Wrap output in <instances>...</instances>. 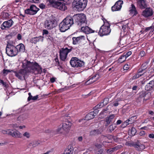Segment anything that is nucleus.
<instances>
[{
	"label": "nucleus",
	"instance_id": "f257e3e1",
	"mask_svg": "<svg viewBox=\"0 0 154 154\" xmlns=\"http://www.w3.org/2000/svg\"><path fill=\"white\" fill-rule=\"evenodd\" d=\"M22 66L24 69L14 72L16 76L21 80L25 79L26 72H32L35 75L41 74L42 72V68L36 62H31L25 60L22 62Z\"/></svg>",
	"mask_w": 154,
	"mask_h": 154
},
{
	"label": "nucleus",
	"instance_id": "f03ea898",
	"mask_svg": "<svg viewBox=\"0 0 154 154\" xmlns=\"http://www.w3.org/2000/svg\"><path fill=\"white\" fill-rule=\"evenodd\" d=\"M73 24L72 18L70 16H68L60 24L59 29L61 32H64L69 29Z\"/></svg>",
	"mask_w": 154,
	"mask_h": 154
},
{
	"label": "nucleus",
	"instance_id": "7ed1b4c3",
	"mask_svg": "<svg viewBox=\"0 0 154 154\" xmlns=\"http://www.w3.org/2000/svg\"><path fill=\"white\" fill-rule=\"evenodd\" d=\"M102 19L104 24L100 27L98 32V34L101 36L109 35L111 31L110 28V25L109 23L105 18H103Z\"/></svg>",
	"mask_w": 154,
	"mask_h": 154
},
{
	"label": "nucleus",
	"instance_id": "20e7f679",
	"mask_svg": "<svg viewBox=\"0 0 154 154\" xmlns=\"http://www.w3.org/2000/svg\"><path fill=\"white\" fill-rule=\"evenodd\" d=\"M87 2V0H74L73 2V5L77 10L81 11L86 8Z\"/></svg>",
	"mask_w": 154,
	"mask_h": 154
},
{
	"label": "nucleus",
	"instance_id": "39448f33",
	"mask_svg": "<svg viewBox=\"0 0 154 154\" xmlns=\"http://www.w3.org/2000/svg\"><path fill=\"white\" fill-rule=\"evenodd\" d=\"M73 17L75 21L78 25L81 26L82 24L86 23L87 22L86 16L84 14H77L74 15Z\"/></svg>",
	"mask_w": 154,
	"mask_h": 154
},
{
	"label": "nucleus",
	"instance_id": "423d86ee",
	"mask_svg": "<svg viewBox=\"0 0 154 154\" xmlns=\"http://www.w3.org/2000/svg\"><path fill=\"white\" fill-rule=\"evenodd\" d=\"M6 53L9 56L14 57L18 54L15 46L10 44L7 45L6 49Z\"/></svg>",
	"mask_w": 154,
	"mask_h": 154
},
{
	"label": "nucleus",
	"instance_id": "0eeeda50",
	"mask_svg": "<svg viewBox=\"0 0 154 154\" xmlns=\"http://www.w3.org/2000/svg\"><path fill=\"white\" fill-rule=\"evenodd\" d=\"M70 63L72 67H82L85 64L83 61L79 60L76 57L72 58L70 61Z\"/></svg>",
	"mask_w": 154,
	"mask_h": 154
},
{
	"label": "nucleus",
	"instance_id": "6e6552de",
	"mask_svg": "<svg viewBox=\"0 0 154 154\" xmlns=\"http://www.w3.org/2000/svg\"><path fill=\"white\" fill-rule=\"evenodd\" d=\"M12 130L8 129L6 130L2 131V132L4 134H7L15 138H20L22 137L21 134L18 131L12 132Z\"/></svg>",
	"mask_w": 154,
	"mask_h": 154
},
{
	"label": "nucleus",
	"instance_id": "1a4fd4ad",
	"mask_svg": "<svg viewBox=\"0 0 154 154\" xmlns=\"http://www.w3.org/2000/svg\"><path fill=\"white\" fill-rule=\"evenodd\" d=\"M72 50L71 49H68L67 48H62L60 51V56L61 60L65 61L68 54Z\"/></svg>",
	"mask_w": 154,
	"mask_h": 154
},
{
	"label": "nucleus",
	"instance_id": "9d476101",
	"mask_svg": "<svg viewBox=\"0 0 154 154\" xmlns=\"http://www.w3.org/2000/svg\"><path fill=\"white\" fill-rule=\"evenodd\" d=\"M39 9L37 8L34 5H32L29 9L25 10V12L26 14L30 15H33L35 14L39 10Z\"/></svg>",
	"mask_w": 154,
	"mask_h": 154
},
{
	"label": "nucleus",
	"instance_id": "9b49d317",
	"mask_svg": "<svg viewBox=\"0 0 154 154\" xmlns=\"http://www.w3.org/2000/svg\"><path fill=\"white\" fill-rule=\"evenodd\" d=\"M14 23L11 19L5 21L1 26V28L4 30L8 29L12 26Z\"/></svg>",
	"mask_w": 154,
	"mask_h": 154
},
{
	"label": "nucleus",
	"instance_id": "f8f14e48",
	"mask_svg": "<svg viewBox=\"0 0 154 154\" xmlns=\"http://www.w3.org/2000/svg\"><path fill=\"white\" fill-rule=\"evenodd\" d=\"M123 3V1L119 0L115 3V5L111 8L112 11H120Z\"/></svg>",
	"mask_w": 154,
	"mask_h": 154
},
{
	"label": "nucleus",
	"instance_id": "ddd939ff",
	"mask_svg": "<svg viewBox=\"0 0 154 154\" xmlns=\"http://www.w3.org/2000/svg\"><path fill=\"white\" fill-rule=\"evenodd\" d=\"M72 125L71 122L68 120L64 122L63 123L62 125L63 131L68 132L70 130Z\"/></svg>",
	"mask_w": 154,
	"mask_h": 154
},
{
	"label": "nucleus",
	"instance_id": "4468645a",
	"mask_svg": "<svg viewBox=\"0 0 154 154\" xmlns=\"http://www.w3.org/2000/svg\"><path fill=\"white\" fill-rule=\"evenodd\" d=\"M153 13V11L152 9L150 8H147L143 11L142 15L145 17L147 18L152 16Z\"/></svg>",
	"mask_w": 154,
	"mask_h": 154
},
{
	"label": "nucleus",
	"instance_id": "2eb2a0df",
	"mask_svg": "<svg viewBox=\"0 0 154 154\" xmlns=\"http://www.w3.org/2000/svg\"><path fill=\"white\" fill-rule=\"evenodd\" d=\"M64 3L57 2L54 5V7L62 11H64L67 9V7Z\"/></svg>",
	"mask_w": 154,
	"mask_h": 154
},
{
	"label": "nucleus",
	"instance_id": "dca6fc26",
	"mask_svg": "<svg viewBox=\"0 0 154 154\" xmlns=\"http://www.w3.org/2000/svg\"><path fill=\"white\" fill-rule=\"evenodd\" d=\"M54 21L53 20L49 19L46 20L44 23V26L48 29H51L54 26Z\"/></svg>",
	"mask_w": 154,
	"mask_h": 154
},
{
	"label": "nucleus",
	"instance_id": "f3484780",
	"mask_svg": "<svg viewBox=\"0 0 154 154\" xmlns=\"http://www.w3.org/2000/svg\"><path fill=\"white\" fill-rule=\"evenodd\" d=\"M85 39V37L83 35H81L77 37H73L72 38V43L73 45L78 44L84 40Z\"/></svg>",
	"mask_w": 154,
	"mask_h": 154
},
{
	"label": "nucleus",
	"instance_id": "a211bd4d",
	"mask_svg": "<svg viewBox=\"0 0 154 154\" xmlns=\"http://www.w3.org/2000/svg\"><path fill=\"white\" fill-rule=\"evenodd\" d=\"M99 77L100 76L98 74H96L92 77H90L89 79L85 82V84L89 85L92 84L97 80Z\"/></svg>",
	"mask_w": 154,
	"mask_h": 154
},
{
	"label": "nucleus",
	"instance_id": "6ab92c4d",
	"mask_svg": "<svg viewBox=\"0 0 154 154\" xmlns=\"http://www.w3.org/2000/svg\"><path fill=\"white\" fill-rule=\"evenodd\" d=\"M94 112H91L88 114L85 117V119H82L79 120V122H82V123L85 122V120H88L94 118L95 116Z\"/></svg>",
	"mask_w": 154,
	"mask_h": 154
},
{
	"label": "nucleus",
	"instance_id": "aec40b11",
	"mask_svg": "<svg viewBox=\"0 0 154 154\" xmlns=\"http://www.w3.org/2000/svg\"><path fill=\"white\" fill-rule=\"evenodd\" d=\"M43 40V37L42 36L35 37L32 38L30 40V42L32 43L37 44L39 42H42Z\"/></svg>",
	"mask_w": 154,
	"mask_h": 154
},
{
	"label": "nucleus",
	"instance_id": "412c9836",
	"mask_svg": "<svg viewBox=\"0 0 154 154\" xmlns=\"http://www.w3.org/2000/svg\"><path fill=\"white\" fill-rule=\"evenodd\" d=\"M81 31L86 34H89L94 32L93 30L87 26H82L81 28Z\"/></svg>",
	"mask_w": 154,
	"mask_h": 154
},
{
	"label": "nucleus",
	"instance_id": "4be33fe9",
	"mask_svg": "<svg viewBox=\"0 0 154 154\" xmlns=\"http://www.w3.org/2000/svg\"><path fill=\"white\" fill-rule=\"evenodd\" d=\"M145 88L147 91L154 90V81H151L150 82L145 86Z\"/></svg>",
	"mask_w": 154,
	"mask_h": 154
},
{
	"label": "nucleus",
	"instance_id": "5701e85b",
	"mask_svg": "<svg viewBox=\"0 0 154 154\" xmlns=\"http://www.w3.org/2000/svg\"><path fill=\"white\" fill-rule=\"evenodd\" d=\"M137 5L138 7L141 9L146 8L147 6L145 0H137Z\"/></svg>",
	"mask_w": 154,
	"mask_h": 154
},
{
	"label": "nucleus",
	"instance_id": "b1692460",
	"mask_svg": "<svg viewBox=\"0 0 154 154\" xmlns=\"http://www.w3.org/2000/svg\"><path fill=\"white\" fill-rule=\"evenodd\" d=\"M129 11L130 14L133 16H135L138 14L135 6L133 4L131 5V7L130 8Z\"/></svg>",
	"mask_w": 154,
	"mask_h": 154
},
{
	"label": "nucleus",
	"instance_id": "393cba45",
	"mask_svg": "<svg viewBox=\"0 0 154 154\" xmlns=\"http://www.w3.org/2000/svg\"><path fill=\"white\" fill-rule=\"evenodd\" d=\"M15 48L17 51V53L19 52H23L25 51V46L23 44H19L15 46Z\"/></svg>",
	"mask_w": 154,
	"mask_h": 154
},
{
	"label": "nucleus",
	"instance_id": "a878e982",
	"mask_svg": "<svg viewBox=\"0 0 154 154\" xmlns=\"http://www.w3.org/2000/svg\"><path fill=\"white\" fill-rule=\"evenodd\" d=\"M114 117V115L112 114L110 115L109 116L106 118V124L105 125L106 126H108L112 122Z\"/></svg>",
	"mask_w": 154,
	"mask_h": 154
},
{
	"label": "nucleus",
	"instance_id": "bb28decb",
	"mask_svg": "<svg viewBox=\"0 0 154 154\" xmlns=\"http://www.w3.org/2000/svg\"><path fill=\"white\" fill-rule=\"evenodd\" d=\"M148 62L146 61L142 65L141 68L139 69V71H141L142 73L146 72L145 70L147 68L148 66Z\"/></svg>",
	"mask_w": 154,
	"mask_h": 154
},
{
	"label": "nucleus",
	"instance_id": "cd10ccee",
	"mask_svg": "<svg viewBox=\"0 0 154 154\" xmlns=\"http://www.w3.org/2000/svg\"><path fill=\"white\" fill-rule=\"evenodd\" d=\"M40 142L39 140H34L31 143L29 144V147H34L38 146L40 144Z\"/></svg>",
	"mask_w": 154,
	"mask_h": 154
},
{
	"label": "nucleus",
	"instance_id": "c85d7f7f",
	"mask_svg": "<svg viewBox=\"0 0 154 154\" xmlns=\"http://www.w3.org/2000/svg\"><path fill=\"white\" fill-rule=\"evenodd\" d=\"M135 148L139 151L143 150L145 148L144 145L141 144H138L135 145Z\"/></svg>",
	"mask_w": 154,
	"mask_h": 154
},
{
	"label": "nucleus",
	"instance_id": "c756f323",
	"mask_svg": "<svg viewBox=\"0 0 154 154\" xmlns=\"http://www.w3.org/2000/svg\"><path fill=\"white\" fill-rule=\"evenodd\" d=\"M144 73V72L142 73L141 72V71L138 70V73L136 74H135L132 77V79L134 80L137 78H138L140 76L143 75Z\"/></svg>",
	"mask_w": 154,
	"mask_h": 154
},
{
	"label": "nucleus",
	"instance_id": "7c9ffc66",
	"mask_svg": "<svg viewBox=\"0 0 154 154\" xmlns=\"http://www.w3.org/2000/svg\"><path fill=\"white\" fill-rule=\"evenodd\" d=\"M136 133V130L134 128L132 127L131 129L129 131V133L130 134L131 136H134Z\"/></svg>",
	"mask_w": 154,
	"mask_h": 154
},
{
	"label": "nucleus",
	"instance_id": "2f4dec72",
	"mask_svg": "<svg viewBox=\"0 0 154 154\" xmlns=\"http://www.w3.org/2000/svg\"><path fill=\"white\" fill-rule=\"evenodd\" d=\"M100 133V131L98 129L94 130L91 131L90 133L91 135H96Z\"/></svg>",
	"mask_w": 154,
	"mask_h": 154
},
{
	"label": "nucleus",
	"instance_id": "473e14b6",
	"mask_svg": "<svg viewBox=\"0 0 154 154\" xmlns=\"http://www.w3.org/2000/svg\"><path fill=\"white\" fill-rule=\"evenodd\" d=\"M10 14L7 12H3L2 13V18L3 20H6L8 18Z\"/></svg>",
	"mask_w": 154,
	"mask_h": 154
},
{
	"label": "nucleus",
	"instance_id": "72a5a7b5",
	"mask_svg": "<svg viewBox=\"0 0 154 154\" xmlns=\"http://www.w3.org/2000/svg\"><path fill=\"white\" fill-rule=\"evenodd\" d=\"M126 59L124 55L120 56V58L118 60V62L119 63H121L125 61Z\"/></svg>",
	"mask_w": 154,
	"mask_h": 154
},
{
	"label": "nucleus",
	"instance_id": "f704fd0d",
	"mask_svg": "<svg viewBox=\"0 0 154 154\" xmlns=\"http://www.w3.org/2000/svg\"><path fill=\"white\" fill-rule=\"evenodd\" d=\"M137 117L136 116H133L130 118L128 119L130 123H132L136 121Z\"/></svg>",
	"mask_w": 154,
	"mask_h": 154
},
{
	"label": "nucleus",
	"instance_id": "c9c22d12",
	"mask_svg": "<svg viewBox=\"0 0 154 154\" xmlns=\"http://www.w3.org/2000/svg\"><path fill=\"white\" fill-rule=\"evenodd\" d=\"M47 2H49L50 5L54 7V5L57 2L56 0H46Z\"/></svg>",
	"mask_w": 154,
	"mask_h": 154
},
{
	"label": "nucleus",
	"instance_id": "e433bc0d",
	"mask_svg": "<svg viewBox=\"0 0 154 154\" xmlns=\"http://www.w3.org/2000/svg\"><path fill=\"white\" fill-rule=\"evenodd\" d=\"M130 121L129 120V119L127 120L126 121H125L121 125V126L124 128L126 127L128 125L130 124H131V123H129Z\"/></svg>",
	"mask_w": 154,
	"mask_h": 154
},
{
	"label": "nucleus",
	"instance_id": "4c0bfd02",
	"mask_svg": "<svg viewBox=\"0 0 154 154\" xmlns=\"http://www.w3.org/2000/svg\"><path fill=\"white\" fill-rule=\"evenodd\" d=\"M26 118V116L25 115H23L19 116L17 118V120L20 121H23Z\"/></svg>",
	"mask_w": 154,
	"mask_h": 154
},
{
	"label": "nucleus",
	"instance_id": "58836bf2",
	"mask_svg": "<svg viewBox=\"0 0 154 154\" xmlns=\"http://www.w3.org/2000/svg\"><path fill=\"white\" fill-rule=\"evenodd\" d=\"M116 126L114 125H111L109 127V129L110 131H113L116 128Z\"/></svg>",
	"mask_w": 154,
	"mask_h": 154
},
{
	"label": "nucleus",
	"instance_id": "ea45409f",
	"mask_svg": "<svg viewBox=\"0 0 154 154\" xmlns=\"http://www.w3.org/2000/svg\"><path fill=\"white\" fill-rule=\"evenodd\" d=\"M63 130L62 127L58 128L56 130V131L58 134H61L63 132Z\"/></svg>",
	"mask_w": 154,
	"mask_h": 154
},
{
	"label": "nucleus",
	"instance_id": "a19ab883",
	"mask_svg": "<svg viewBox=\"0 0 154 154\" xmlns=\"http://www.w3.org/2000/svg\"><path fill=\"white\" fill-rule=\"evenodd\" d=\"M23 136L26 137L27 138H29L30 137V133L28 132H25L23 134Z\"/></svg>",
	"mask_w": 154,
	"mask_h": 154
},
{
	"label": "nucleus",
	"instance_id": "79ce46f5",
	"mask_svg": "<svg viewBox=\"0 0 154 154\" xmlns=\"http://www.w3.org/2000/svg\"><path fill=\"white\" fill-rule=\"evenodd\" d=\"M130 63L125 64L123 66L124 70H127L130 67Z\"/></svg>",
	"mask_w": 154,
	"mask_h": 154
},
{
	"label": "nucleus",
	"instance_id": "37998d69",
	"mask_svg": "<svg viewBox=\"0 0 154 154\" xmlns=\"http://www.w3.org/2000/svg\"><path fill=\"white\" fill-rule=\"evenodd\" d=\"M13 71L12 70L4 69L3 71V74H7L8 72H10Z\"/></svg>",
	"mask_w": 154,
	"mask_h": 154
},
{
	"label": "nucleus",
	"instance_id": "c03bdc74",
	"mask_svg": "<svg viewBox=\"0 0 154 154\" xmlns=\"http://www.w3.org/2000/svg\"><path fill=\"white\" fill-rule=\"evenodd\" d=\"M109 98H106L104 99V100L102 103L104 104V105L105 106L106 105L109 103Z\"/></svg>",
	"mask_w": 154,
	"mask_h": 154
},
{
	"label": "nucleus",
	"instance_id": "a18cd8bd",
	"mask_svg": "<svg viewBox=\"0 0 154 154\" xmlns=\"http://www.w3.org/2000/svg\"><path fill=\"white\" fill-rule=\"evenodd\" d=\"M1 83L4 87L6 88L8 87V84L5 82H4L2 80H1Z\"/></svg>",
	"mask_w": 154,
	"mask_h": 154
},
{
	"label": "nucleus",
	"instance_id": "49530a36",
	"mask_svg": "<svg viewBox=\"0 0 154 154\" xmlns=\"http://www.w3.org/2000/svg\"><path fill=\"white\" fill-rule=\"evenodd\" d=\"M122 146L121 145H118L114 148H113V149L114 151H116L119 149H120L121 148Z\"/></svg>",
	"mask_w": 154,
	"mask_h": 154
},
{
	"label": "nucleus",
	"instance_id": "de8ad7c7",
	"mask_svg": "<svg viewBox=\"0 0 154 154\" xmlns=\"http://www.w3.org/2000/svg\"><path fill=\"white\" fill-rule=\"evenodd\" d=\"M132 54V52L131 51H129L127 52L125 55H124L125 56V58L126 59L127 57H129V56L131 55Z\"/></svg>",
	"mask_w": 154,
	"mask_h": 154
},
{
	"label": "nucleus",
	"instance_id": "09e8293b",
	"mask_svg": "<svg viewBox=\"0 0 154 154\" xmlns=\"http://www.w3.org/2000/svg\"><path fill=\"white\" fill-rule=\"evenodd\" d=\"M73 152L69 149L66 151L64 153V154H72Z\"/></svg>",
	"mask_w": 154,
	"mask_h": 154
},
{
	"label": "nucleus",
	"instance_id": "8fccbe9b",
	"mask_svg": "<svg viewBox=\"0 0 154 154\" xmlns=\"http://www.w3.org/2000/svg\"><path fill=\"white\" fill-rule=\"evenodd\" d=\"M114 151L113 149V148H112L110 149H108L107 151V152L108 153L111 154Z\"/></svg>",
	"mask_w": 154,
	"mask_h": 154
},
{
	"label": "nucleus",
	"instance_id": "3c124183",
	"mask_svg": "<svg viewBox=\"0 0 154 154\" xmlns=\"http://www.w3.org/2000/svg\"><path fill=\"white\" fill-rule=\"evenodd\" d=\"M39 7L40 8L43 9L45 8V5L43 3H41L39 4Z\"/></svg>",
	"mask_w": 154,
	"mask_h": 154
},
{
	"label": "nucleus",
	"instance_id": "603ef678",
	"mask_svg": "<svg viewBox=\"0 0 154 154\" xmlns=\"http://www.w3.org/2000/svg\"><path fill=\"white\" fill-rule=\"evenodd\" d=\"M30 100H37L38 98V95H37L33 97L32 96V97H31Z\"/></svg>",
	"mask_w": 154,
	"mask_h": 154
},
{
	"label": "nucleus",
	"instance_id": "864d4df0",
	"mask_svg": "<svg viewBox=\"0 0 154 154\" xmlns=\"http://www.w3.org/2000/svg\"><path fill=\"white\" fill-rule=\"evenodd\" d=\"M48 30L44 29L43 31L42 34L43 35H48Z\"/></svg>",
	"mask_w": 154,
	"mask_h": 154
},
{
	"label": "nucleus",
	"instance_id": "5fc2aeb1",
	"mask_svg": "<svg viewBox=\"0 0 154 154\" xmlns=\"http://www.w3.org/2000/svg\"><path fill=\"white\" fill-rule=\"evenodd\" d=\"M103 150L102 149H100V150H98L97 151L95 152V154H102V153L103 152Z\"/></svg>",
	"mask_w": 154,
	"mask_h": 154
},
{
	"label": "nucleus",
	"instance_id": "6e6d98bb",
	"mask_svg": "<svg viewBox=\"0 0 154 154\" xmlns=\"http://www.w3.org/2000/svg\"><path fill=\"white\" fill-rule=\"evenodd\" d=\"M145 54V52L144 51H141L140 52V56L141 57H143L144 56Z\"/></svg>",
	"mask_w": 154,
	"mask_h": 154
},
{
	"label": "nucleus",
	"instance_id": "4d7b16f0",
	"mask_svg": "<svg viewBox=\"0 0 154 154\" xmlns=\"http://www.w3.org/2000/svg\"><path fill=\"white\" fill-rule=\"evenodd\" d=\"M113 105L115 106H117L119 105V103H118V101H116L113 102Z\"/></svg>",
	"mask_w": 154,
	"mask_h": 154
},
{
	"label": "nucleus",
	"instance_id": "13d9d810",
	"mask_svg": "<svg viewBox=\"0 0 154 154\" xmlns=\"http://www.w3.org/2000/svg\"><path fill=\"white\" fill-rule=\"evenodd\" d=\"M149 137L151 138H154V134H150L149 135Z\"/></svg>",
	"mask_w": 154,
	"mask_h": 154
},
{
	"label": "nucleus",
	"instance_id": "bf43d9fd",
	"mask_svg": "<svg viewBox=\"0 0 154 154\" xmlns=\"http://www.w3.org/2000/svg\"><path fill=\"white\" fill-rule=\"evenodd\" d=\"M28 95H29V97H28V101H30V99L31 98V97H32V95H31L30 93H29Z\"/></svg>",
	"mask_w": 154,
	"mask_h": 154
},
{
	"label": "nucleus",
	"instance_id": "052dcab7",
	"mask_svg": "<svg viewBox=\"0 0 154 154\" xmlns=\"http://www.w3.org/2000/svg\"><path fill=\"white\" fill-rule=\"evenodd\" d=\"M55 81V79L54 78L52 77L50 79V81L52 83L54 82Z\"/></svg>",
	"mask_w": 154,
	"mask_h": 154
},
{
	"label": "nucleus",
	"instance_id": "680f3d73",
	"mask_svg": "<svg viewBox=\"0 0 154 154\" xmlns=\"http://www.w3.org/2000/svg\"><path fill=\"white\" fill-rule=\"evenodd\" d=\"M21 0H15V1L14 2V3H15L16 4H18L17 3L18 2H20Z\"/></svg>",
	"mask_w": 154,
	"mask_h": 154
},
{
	"label": "nucleus",
	"instance_id": "e2e57ef3",
	"mask_svg": "<svg viewBox=\"0 0 154 154\" xmlns=\"http://www.w3.org/2000/svg\"><path fill=\"white\" fill-rule=\"evenodd\" d=\"M145 134V132L144 131H142L140 132V135H144Z\"/></svg>",
	"mask_w": 154,
	"mask_h": 154
},
{
	"label": "nucleus",
	"instance_id": "0e129e2a",
	"mask_svg": "<svg viewBox=\"0 0 154 154\" xmlns=\"http://www.w3.org/2000/svg\"><path fill=\"white\" fill-rule=\"evenodd\" d=\"M22 36L20 34H18L17 35V38L18 40H20L21 39Z\"/></svg>",
	"mask_w": 154,
	"mask_h": 154
},
{
	"label": "nucleus",
	"instance_id": "69168bd1",
	"mask_svg": "<svg viewBox=\"0 0 154 154\" xmlns=\"http://www.w3.org/2000/svg\"><path fill=\"white\" fill-rule=\"evenodd\" d=\"M121 123H122L121 120H118L116 122V124L117 125H119L120 124H121Z\"/></svg>",
	"mask_w": 154,
	"mask_h": 154
},
{
	"label": "nucleus",
	"instance_id": "338daca9",
	"mask_svg": "<svg viewBox=\"0 0 154 154\" xmlns=\"http://www.w3.org/2000/svg\"><path fill=\"white\" fill-rule=\"evenodd\" d=\"M101 107L99 106V104H98L97 106H96L94 107V109H99L101 108Z\"/></svg>",
	"mask_w": 154,
	"mask_h": 154
},
{
	"label": "nucleus",
	"instance_id": "774afa93",
	"mask_svg": "<svg viewBox=\"0 0 154 154\" xmlns=\"http://www.w3.org/2000/svg\"><path fill=\"white\" fill-rule=\"evenodd\" d=\"M78 140L79 141H81L82 140V137H79L78 138Z\"/></svg>",
	"mask_w": 154,
	"mask_h": 154
}]
</instances>
